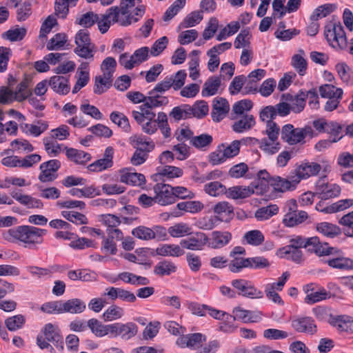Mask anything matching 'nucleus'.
<instances>
[{
	"label": "nucleus",
	"mask_w": 353,
	"mask_h": 353,
	"mask_svg": "<svg viewBox=\"0 0 353 353\" xmlns=\"http://www.w3.org/2000/svg\"><path fill=\"white\" fill-rule=\"evenodd\" d=\"M196 238L191 237L189 238L190 243L188 247L190 248L191 250H201L203 248V246L207 244L209 239L208 237L202 232L196 233Z\"/></svg>",
	"instance_id": "obj_54"
},
{
	"label": "nucleus",
	"mask_w": 353,
	"mask_h": 353,
	"mask_svg": "<svg viewBox=\"0 0 353 353\" xmlns=\"http://www.w3.org/2000/svg\"><path fill=\"white\" fill-rule=\"evenodd\" d=\"M313 130L310 126L295 128L292 124L284 125L281 130V137L284 142L290 145L303 143L307 136L312 137Z\"/></svg>",
	"instance_id": "obj_4"
},
{
	"label": "nucleus",
	"mask_w": 353,
	"mask_h": 353,
	"mask_svg": "<svg viewBox=\"0 0 353 353\" xmlns=\"http://www.w3.org/2000/svg\"><path fill=\"white\" fill-rule=\"evenodd\" d=\"M26 319L22 314H17L8 317L5 321V324L8 330L13 332L21 328L25 324Z\"/></svg>",
	"instance_id": "obj_51"
},
{
	"label": "nucleus",
	"mask_w": 353,
	"mask_h": 353,
	"mask_svg": "<svg viewBox=\"0 0 353 353\" xmlns=\"http://www.w3.org/2000/svg\"><path fill=\"white\" fill-rule=\"evenodd\" d=\"M110 119L112 122L121 128L125 132L129 133L131 132V126L129 120L123 113L114 111L110 114Z\"/></svg>",
	"instance_id": "obj_41"
},
{
	"label": "nucleus",
	"mask_w": 353,
	"mask_h": 353,
	"mask_svg": "<svg viewBox=\"0 0 353 353\" xmlns=\"http://www.w3.org/2000/svg\"><path fill=\"white\" fill-rule=\"evenodd\" d=\"M48 85L54 92L60 95H66L70 90L69 78L64 76L54 75L50 78Z\"/></svg>",
	"instance_id": "obj_20"
},
{
	"label": "nucleus",
	"mask_w": 353,
	"mask_h": 353,
	"mask_svg": "<svg viewBox=\"0 0 353 353\" xmlns=\"http://www.w3.org/2000/svg\"><path fill=\"white\" fill-rule=\"evenodd\" d=\"M168 231L173 237H181L191 234V228L185 223H176L170 227Z\"/></svg>",
	"instance_id": "obj_60"
},
{
	"label": "nucleus",
	"mask_w": 353,
	"mask_h": 353,
	"mask_svg": "<svg viewBox=\"0 0 353 353\" xmlns=\"http://www.w3.org/2000/svg\"><path fill=\"white\" fill-rule=\"evenodd\" d=\"M85 303L79 299H72L64 303L61 302L62 313L79 314L85 310Z\"/></svg>",
	"instance_id": "obj_26"
},
{
	"label": "nucleus",
	"mask_w": 353,
	"mask_h": 353,
	"mask_svg": "<svg viewBox=\"0 0 353 353\" xmlns=\"http://www.w3.org/2000/svg\"><path fill=\"white\" fill-rule=\"evenodd\" d=\"M139 111L132 110V116L137 123H142L145 120H151L156 117V114L150 107L145 106V103L138 107Z\"/></svg>",
	"instance_id": "obj_27"
},
{
	"label": "nucleus",
	"mask_w": 353,
	"mask_h": 353,
	"mask_svg": "<svg viewBox=\"0 0 353 353\" xmlns=\"http://www.w3.org/2000/svg\"><path fill=\"white\" fill-rule=\"evenodd\" d=\"M88 326L90 329L92 333L97 337H103L105 336V325L97 319H90L88 321Z\"/></svg>",
	"instance_id": "obj_59"
},
{
	"label": "nucleus",
	"mask_w": 353,
	"mask_h": 353,
	"mask_svg": "<svg viewBox=\"0 0 353 353\" xmlns=\"http://www.w3.org/2000/svg\"><path fill=\"white\" fill-rule=\"evenodd\" d=\"M119 14V7L112 6L108 8L105 14H101L100 17L98 14V21L96 23H97L99 31L102 34L107 32L111 23H115L118 21Z\"/></svg>",
	"instance_id": "obj_11"
},
{
	"label": "nucleus",
	"mask_w": 353,
	"mask_h": 353,
	"mask_svg": "<svg viewBox=\"0 0 353 353\" xmlns=\"http://www.w3.org/2000/svg\"><path fill=\"white\" fill-rule=\"evenodd\" d=\"M177 270L176 265L168 260L159 261L154 268V273L159 276H169Z\"/></svg>",
	"instance_id": "obj_33"
},
{
	"label": "nucleus",
	"mask_w": 353,
	"mask_h": 353,
	"mask_svg": "<svg viewBox=\"0 0 353 353\" xmlns=\"http://www.w3.org/2000/svg\"><path fill=\"white\" fill-rule=\"evenodd\" d=\"M123 316V309L116 305L109 307L103 313L105 321L120 319Z\"/></svg>",
	"instance_id": "obj_64"
},
{
	"label": "nucleus",
	"mask_w": 353,
	"mask_h": 353,
	"mask_svg": "<svg viewBox=\"0 0 353 353\" xmlns=\"http://www.w3.org/2000/svg\"><path fill=\"white\" fill-rule=\"evenodd\" d=\"M187 335V347L196 350L202 346L203 343L205 342L207 337L201 333H192Z\"/></svg>",
	"instance_id": "obj_45"
},
{
	"label": "nucleus",
	"mask_w": 353,
	"mask_h": 353,
	"mask_svg": "<svg viewBox=\"0 0 353 353\" xmlns=\"http://www.w3.org/2000/svg\"><path fill=\"white\" fill-rule=\"evenodd\" d=\"M324 37L329 45L336 50H345L347 47V39L345 30L340 21L335 16L327 21L324 26Z\"/></svg>",
	"instance_id": "obj_2"
},
{
	"label": "nucleus",
	"mask_w": 353,
	"mask_h": 353,
	"mask_svg": "<svg viewBox=\"0 0 353 353\" xmlns=\"http://www.w3.org/2000/svg\"><path fill=\"white\" fill-rule=\"evenodd\" d=\"M272 179V177L265 170L259 171L256 179L251 183V188H253L254 194L263 195L268 192L271 186Z\"/></svg>",
	"instance_id": "obj_14"
},
{
	"label": "nucleus",
	"mask_w": 353,
	"mask_h": 353,
	"mask_svg": "<svg viewBox=\"0 0 353 353\" xmlns=\"http://www.w3.org/2000/svg\"><path fill=\"white\" fill-rule=\"evenodd\" d=\"M47 230L30 225H19L5 231L3 237L12 243L23 242L25 248L37 249L43 242V236Z\"/></svg>",
	"instance_id": "obj_1"
},
{
	"label": "nucleus",
	"mask_w": 353,
	"mask_h": 353,
	"mask_svg": "<svg viewBox=\"0 0 353 353\" xmlns=\"http://www.w3.org/2000/svg\"><path fill=\"white\" fill-rule=\"evenodd\" d=\"M189 108L188 104H184L181 106H176L172 108L169 115L173 118L174 121H179L181 119H186L192 118L190 112L188 110Z\"/></svg>",
	"instance_id": "obj_50"
},
{
	"label": "nucleus",
	"mask_w": 353,
	"mask_h": 353,
	"mask_svg": "<svg viewBox=\"0 0 353 353\" xmlns=\"http://www.w3.org/2000/svg\"><path fill=\"white\" fill-rule=\"evenodd\" d=\"M57 206L60 208H66L71 210H63L61 212V215L63 218L68 221H72L74 219L76 221H86L87 218L85 216L80 212L73 210V209L78 208L80 210L85 208V202L82 201L77 200H65V201H58L57 202Z\"/></svg>",
	"instance_id": "obj_5"
},
{
	"label": "nucleus",
	"mask_w": 353,
	"mask_h": 353,
	"mask_svg": "<svg viewBox=\"0 0 353 353\" xmlns=\"http://www.w3.org/2000/svg\"><path fill=\"white\" fill-rule=\"evenodd\" d=\"M176 208L178 210H174L170 213H163L161 215V218L163 219H167L170 216L172 217H178L182 214L181 211L195 214L202 210L203 204L199 201H188L179 203L176 205Z\"/></svg>",
	"instance_id": "obj_10"
},
{
	"label": "nucleus",
	"mask_w": 353,
	"mask_h": 353,
	"mask_svg": "<svg viewBox=\"0 0 353 353\" xmlns=\"http://www.w3.org/2000/svg\"><path fill=\"white\" fill-rule=\"evenodd\" d=\"M283 212L285 215L283 221H305L308 218L306 212L298 210L296 201L293 199L286 201Z\"/></svg>",
	"instance_id": "obj_13"
},
{
	"label": "nucleus",
	"mask_w": 353,
	"mask_h": 353,
	"mask_svg": "<svg viewBox=\"0 0 353 353\" xmlns=\"http://www.w3.org/2000/svg\"><path fill=\"white\" fill-rule=\"evenodd\" d=\"M321 170L320 164L315 162L302 163L296 169V176L294 178H299V181L301 179H305L312 176L317 175Z\"/></svg>",
	"instance_id": "obj_18"
},
{
	"label": "nucleus",
	"mask_w": 353,
	"mask_h": 353,
	"mask_svg": "<svg viewBox=\"0 0 353 353\" xmlns=\"http://www.w3.org/2000/svg\"><path fill=\"white\" fill-rule=\"evenodd\" d=\"M316 230L324 236L334 238L341 234L342 230L336 225L330 222H320L316 225Z\"/></svg>",
	"instance_id": "obj_34"
},
{
	"label": "nucleus",
	"mask_w": 353,
	"mask_h": 353,
	"mask_svg": "<svg viewBox=\"0 0 353 353\" xmlns=\"http://www.w3.org/2000/svg\"><path fill=\"white\" fill-rule=\"evenodd\" d=\"M148 139L143 135H134L130 138V143L134 148L150 152L154 150L155 145L153 141H150Z\"/></svg>",
	"instance_id": "obj_32"
},
{
	"label": "nucleus",
	"mask_w": 353,
	"mask_h": 353,
	"mask_svg": "<svg viewBox=\"0 0 353 353\" xmlns=\"http://www.w3.org/2000/svg\"><path fill=\"white\" fill-rule=\"evenodd\" d=\"M331 321L330 323L335 327H337L340 331H343L349 333L353 332V319L350 320V316H337L332 317L331 315Z\"/></svg>",
	"instance_id": "obj_29"
},
{
	"label": "nucleus",
	"mask_w": 353,
	"mask_h": 353,
	"mask_svg": "<svg viewBox=\"0 0 353 353\" xmlns=\"http://www.w3.org/2000/svg\"><path fill=\"white\" fill-rule=\"evenodd\" d=\"M67 158L77 164L84 165L91 159L90 154L83 150L65 147Z\"/></svg>",
	"instance_id": "obj_25"
},
{
	"label": "nucleus",
	"mask_w": 353,
	"mask_h": 353,
	"mask_svg": "<svg viewBox=\"0 0 353 353\" xmlns=\"http://www.w3.org/2000/svg\"><path fill=\"white\" fill-rule=\"evenodd\" d=\"M255 125V120L252 115L245 114L232 125V130L235 132L241 133L250 130Z\"/></svg>",
	"instance_id": "obj_31"
},
{
	"label": "nucleus",
	"mask_w": 353,
	"mask_h": 353,
	"mask_svg": "<svg viewBox=\"0 0 353 353\" xmlns=\"http://www.w3.org/2000/svg\"><path fill=\"white\" fill-rule=\"evenodd\" d=\"M292 327L300 333H309L314 334L317 332V327L314 320L310 316H301L291 321Z\"/></svg>",
	"instance_id": "obj_15"
},
{
	"label": "nucleus",
	"mask_w": 353,
	"mask_h": 353,
	"mask_svg": "<svg viewBox=\"0 0 353 353\" xmlns=\"http://www.w3.org/2000/svg\"><path fill=\"white\" fill-rule=\"evenodd\" d=\"M232 238L230 232H221L214 231L212 233V237L208 241V246L213 249H218L227 245Z\"/></svg>",
	"instance_id": "obj_23"
},
{
	"label": "nucleus",
	"mask_w": 353,
	"mask_h": 353,
	"mask_svg": "<svg viewBox=\"0 0 353 353\" xmlns=\"http://www.w3.org/2000/svg\"><path fill=\"white\" fill-rule=\"evenodd\" d=\"M343 125L336 121H328L325 132L330 135V139L332 140V142H337L343 137Z\"/></svg>",
	"instance_id": "obj_43"
},
{
	"label": "nucleus",
	"mask_w": 353,
	"mask_h": 353,
	"mask_svg": "<svg viewBox=\"0 0 353 353\" xmlns=\"http://www.w3.org/2000/svg\"><path fill=\"white\" fill-rule=\"evenodd\" d=\"M328 265L332 268L341 270H350L353 269V259L337 256L326 261Z\"/></svg>",
	"instance_id": "obj_30"
},
{
	"label": "nucleus",
	"mask_w": 353,
	"mask_h": 353,
	"mask_svg": "<svg viewBox=\"0 0 353 353\" xmlns=\"http://www.w3.org/2000/svg\"><path fill=\"white\" fill-rule=\"evenodd\" d=\"M226 187L219 181H212L206 183L203 190L205 192L212 196H219L226 194Z\"/></svg>",
	"instance_id": "obj_42"
},
{
	"label": "nucleus",
	"mask_w": 353,
	"mask_h": 353,
	"mask_svg": "<svg viewBox=\"0 0 353 353\" xmlns=\"http://www.w3.org/2000/svg\"><path fill=\"white\" fill-rule=\"evenodd\" d=\"M154 190L159 204L166 205L175 202L172 186L165 183H157L154 186Z\"/></svg>",
	"instance_id": "obj_12"
},
{
	"label": "nucleus",
	"mask_w": 353,
	"mask_h": 353,
	"mask_svg": "<svg viewBox=\"0 0 353 353\" xmlns=\"http://www.w3.org/2000/svg\"><path fill=\"white\" fill-rule=\"evenodd\" d=\"M298 183H299V178H294V176L289 179L277 176L272 177L271 187L274 192L283 193L294 190Z\"/></svg>",
	"instance_id": "obj_17"
},
{
	"label": "nucleus",
	"mask_w": 353,
	"mask_h": 353,
	"mask_svg": "<svg viewBox=\"0 0 353 353\" xmlns=\"http://www.w3.org/2000/svg\"><path fill=\"white\" fill-rule=\"evenodd\" d=\"M304 245V248H305L307 252L315 253L319 256L339 254L341 252V250L335 248L329 247L327 243H325L323 245L320 242L318 236L306 238Z\"/></svg>",
	"instance_id": "obj_7"
},
{
	"label": "nucleus",
	"mask_w": 353,
	"mask_h": 353,
	"mask_svg": "<svg viewBox=\"0 0 353 353\" xmlns=\"http://www.w3.org/2000/svg\"><path fill=\"white\" fill-rule=\"evenodd\" d=\"M278 212L279 208L276 205H270L259 208L255 212V217L256 219H269L273 215L276 214Z\"/></svg>",
	"instance_id": "obj_56"
},
{
	"label": "nucleus",
	"mask_w": 353,
	"mask_h": 353,
	"mask_svg": "<svg viewBox=\"0 0 353 353\" xmlns=\"http://www.w3.org/2000/svg\"><path fill=\"white\" fill-rule=\"evenodd\" d=\"M129 168L120 171V181L128 185L141 186L145 185L146 180L143 174L132 172Z\"/></svg>",
	"instance_id": "obj_21"
},
{
	"label": "nucleus",
	"mask_w": 353,
	"mask_h": 353,
	"mask_svg": "<svg viewBox=\"0 0 353 353\" xmlns=\"http://www.w3.org/2000/svg\"><path fill=\"white\" fill-rule=\"evenodd\" d=\"M233 288L238 290V294L251 299L263 298V294L258 290L251 282L245 279H235L231 283Z\"/></svg>",
	"instance_id": "obj_8"
},
{
	"label": "nucleus",
	"mask_w": 353,
	"mask_h": 353,
	"mask_svg": "<svg viewBox=\"0 0 353 353\" xmlns=\"http://www.w3.org/2000/svg\"><path fill=\"white\" fill-rule=\"evenodd\" d=\"M183 170L175 166L165 165L163 168L158 174L154 175L152 177L158 176V174L165 176L169 179L180 177L183 175Z\"/></svg>",
	"instance_id": "obj_58"
},
{
	"label": "nucleus",
	"mask_w": 353,
	"mask_h": 353,
	"mask_svg": "<svg viewBox=\"0 0 353 353\" xmlns=\"http://www.w3.org/2000/svg\"><path fill=\"white\" fill-rule=\"evenodd\" d=\"M188 110L190 112L192 117L202 119L208 114L209 107L206 101L200 100L196 101L192 106L189 105Z\"/></svg>",
	"instance_id": "obj_38"
},
{
	"label": "nucleus",
	"mask_w": 353,
	"mask_h": 353,
	"mask_svg": "<svg viewBox=\"0 0 353 353\" xmlns=\"http://www.w3.org/2000/svg\"><path fill=\"white\" fill-rule=\"evenodd\" d=\"M118 336L123 339L128 340L134 336L138 332L137 325L132 322L127 323H118Z\"/></svg>",
	"instance_id": "obj_35"
},
{
	"label": "nucleus",
	"mask_w": 353,
	"mask_h": 353,
	"mask_svg": "<svg viewBox=\"0 0 353 353\" xmlns=\"http://www.w3.org/2000/svg\"><path fill=\"white\" fill-rule=\"evenodd\" d=\"M221 77L212 76L204 83L201 94L204 97L213 96L216 94L221 85Z\"/></svg>",
	"instance_id": "obj_28"
},
{
	"label": "nucleus",
	"mask_w": 353,
	"mask_h": 353,
	"mask_svg": "<svg viewBox=\"0 0 353 353\" xmlns=\"http://www.w3.org/2000/svg\"><path fill=\"white\" fill-rule=\"evenodd\" d=\"M156 254L161 256H180L184 254V251L178 245L165 244L157 248L155 250Z\"/></svg>",
	"instance_id": "obj_40"
},
{
	"label": "nucleus",
	"mask_w": 353,
	"mask_h": 353,
	"mask_svg": "<svg viewBox=\"0 0 353 353\" xmlns=\"http://www.w3.org/2000/svg\"><path fill=\"white\" fill-rule=\"evenodd\" d=\"M97 21L98 14L90 11L77 18L75 23L85 28H88L94 26Z\"/></svg>",
	"instance_id": "obj_48"
},
{
	"label": "nucleus",
	"mask_w": 353,
	"mask_h": 353,
	"mask_svg": "<svg viewBox=\"0 0 353 353\" xmlns=\"http://www.w3.org/2000/svg\"><path fill=\"white\" fill-rule=\"evenodd\" d=\"M230 110L228 101L222 97L213 100L211 117L214 121L219 122L225 117Z\"/></svg>",
	"instance_id": "obj_19"
},
{
	"label": "nucleus",
	"mask_w": 353,
	"mask_h": 353,
	"mask_svg": "<svg viewBox=\"0 0 353 353\" xmlns=\"http://www.w3.org/2000/svg\"><path fill=\"white\" fill-rule=\"evenodd\" d=\"M30 80L25 77L17 86L14 95L17 101L21 102L28 99L31 94V91L28 89Z\"/></svg>",
	"instance_id": "obj_37"
},
{
	"label": "nucleus",
	"mask_w": 353,
	"mask_h": 353,
	"mask_svg": "<svg viewBox=\"0 0 353 353\" xmlns=\"http://www.w3.org/2000/svg\"><path fill=\"white\" fill-rule=\"evenodd\" d=\"M291 64L299 75L303 76L305 74L307 63L306 60L302 56L299 54H294L292 57Z\"/></svg>",
	"instance_id": "obj_62"
},
{
	"label": "nucleus",
	"mask_w": 353,
	"mask_h": 353,
	"mask_svg": "<svg viewBox=\"0 0 353 353\" xmlns=\"http://www.w3.org/2000/svg\"><path fill=\"white\" fill-rule=\"evenodd\" d=\"M225 196L230 199H243L254 194L253 188L250 186L236 185L226 188Z\"/></svg>",
	"instance_id": "obj_22"
},
{
	"label": "nucleus",
	"mask_w": 353,
	"mask_h": 353,
	"mask_svg": "<svg viewBox=\"0 0 353 353\" xmlns=\"http://www.w3.org/2000/svg\"><path fill=\"white\" fill-rule=\"evenodd\" d=\"M336 8L334 4H324L317 7L310 16L311 21H318L320 19L327 17Z\"/></svg>",
	"instance_id": "obj_47"
},
{
	"label": "nucleus",
	"mask_w": 353,
	"mask_h": 353,
	"mask_svg": "<svg viewBox=\"0 0 353 353\" xmlns=\"http://www.w3.org/2000/svg\"><path fill=\"white\" fill-rule=\"evenodd\" d=\"M212 142V136L205 133L195 136L190 140V144L192 146L203 151L207 150Z\"/></svg>",
	"instance_id": "obj_36"
},
{
	"label": "nucleus",
	"mask_w": 353,
	"mask_h": 353,
	"mask_svg": "<svg viewBox=\"0 0 353 353\" xmlns=\"http://www.w3.org/2000/svg\"><path fill=\"white\" fill-rule=\"evenodd\" d=\"M281 258H286L296 263H300L303 256V252L299 249H286L282 250V248L279 250V254Z\"/></svg>",
	"instance_id": "obj_55"
},
{
	"label": "nucleus",
	"mask_w": 353,
	"mask_h": 353,
	"mask_svg": "<svg viewBox=\"0 0 353 353\" xmlns=\"http://www.w3.org/2000/svg\"><path fill=\"white\" fill-rule=\"evenodd\" d=\"M330 297V292L321 287L319 288L316 292L308 293L305 298V302L307 304H314Z\"/></svg>",
	"instance_id": "obj_44"
},
{
	"label": "nucleus",
	"mask_w": 353,
	"mask_h": 353,
	"mask_svg": "<svg viewBox=\"0 0 353 353\" xmlns=\"http://www.w3.org/2000/svg\"><path fill=\"white\" fill-rule=\"evenodd\" d=\"M307 95L306 91L303 90H300L298 94H295V98L291 105V109L294 112L299 113L304 109Z\"/></svg>",
	"instance_id": "obj_53"
},
{
	"label": "nucleus",
	"mask_w": 353,
	"mask_h": 353,
	"mask_svg": "<svg viewBox=\"0 0 353 353\" xmlns=\"http://www.w3.org/2000/svg\"><path fill=\"white\" fill-rule=\"evenodd\" d=\"M60 168L61 162L57 159H52L41 163L39 166V181L43 183L54 181L58 176L56 172Z\"/></svg>",
	"instance_id": "obj_9"
},
{
	"label": "nucleus",
	"mask_w": 353,
	"mask_h": 353,
	"mask_svg": "<svg viewBox=\"0 0 353 353\" xmlns=\"http://www.w3.org/2000/svg\"><path fill=\"white\" fill-rule=\"evenodd\" d=\"M213 212L219 221H223V218L232 219L234 216V207L227 201L216 203L213 208Z\"/></svg>",
	"instance_id": "obj_24"
},
{
	"label": "nucleus",
	"mask_w": 353,
	"mask_h": 353,
	"mask_svg": "<svg viewBox=\"0 0 353 353\" xmlns=\"http://www.w3.org/2000/svg\"><path fill=\"white\" fill-rule=\"evenodd\" d=\"M90 132L99 137L110 138L112 135V131L108 126L97 123L88 129Z\"/></svg>",
	"instance_id": "obj_63"
},
{
	"label": "nucleus",
	"mask_w": 353,
	"mask_h": 353,
	"mask_svg": "<svg viewBox=\"0 0 353 353\" xmlns=\"http://www.w3.org/2000/svg\"><path fill=\"white\" fill-rule=\"evenodd\" d=\"M319 92L323 98H332L338 97L342 98L343 90L341 88H336L331 84H324L319 87Z\"/></svg>",
	"instance_id": "obj_49"
},
{
	"label": "nucleus",
	"mask_w": 353,
	"mask_h": 353,
	"mask_svg": "<svg viewBox=\"0 0 353 353\" xmlns=\"http://www.w3.org/2000/svg\"><path fill=\"white\" fill-rule=\"evenodd\" d=\"M279 132L280 128L277 123L273 121H268L266 128L263 132L268 137L262 139L259 148L268 154L277 153L281 149V143L278 141Z\"/></svg>",
	"instance_id": "obj_3"
},
{
	"label": "nucleus",
	"mask_w": 353,
	"mask_h": 353,
	"mask_svg": "<svg viewBox=\"0 0 353 353\" xmlns=\"http://www.w3.org/2000/svg\"><path fill=\"white\" fill-rule=\"evenodd\" d=\"M68 37L63 32L57 33L47 43L46 48L48 50H55L62 48L67 42Z\"/></svg>",
	"instance_id": "obj_46"
},
{
	"label": "nucleus",
	"mask_w": 353,
	"mask_h": 353,
	"mask_svg": "<svg viewBox=\"0 0 353 353\" xmlns=\"http://www.w3.org/2000/svg\"><path fill=\"white\" fill-rule=\"evenodd\" d=\"M132 234L135 237L142 240H150L154 239V230L145 226H139L134 228Z\"/></svg>",
	"instance_id": "obj_61"
},
{
	"label": "nucleus",
	"mask_w": 353,
	"mask_h": 353,
	"mask_svg": "<svg viewBox=\"0 0 353 353\" xmlns=\"http://www.w3.org/2000/svg\"><path fill=\"white\" fill-rule=\"evenodd\" d=\"M152 93V90L149 91L148 96L146 97L145 106L150 107L151 108H155L166 105L169 103V100L167 97L162 96L157 92Z\"/></svg>",
	"instance_id": "obj_39"
},
{
	"label": "nucleus",
	"mask_w": 353,
	"mask_h": 353,
	"mask_svg": "<svg viewBox=\"0 0 353 353\" xmlns=\"http://www.w3.org/2000/svg\"><path fill=\"white\" fill-rule=\"evenodd\" d=\"M223 147V143L219 145L216 149L209 154V161L212 165H219L227 160Z\"/></svg>",
	"instance_id": "obj_57"
},
{
	"label": "nucleus",
	"mask_w": 353,
	"mask_h": 353,
	"mask_svg": "<svg viewBox=\"0 0 353 353\" xmlns=\"http://www.w3.org/2000/svg\"><path fill=\"white\" fill-rule=\"evenodd\" d=\"M41 332L48 341L52 342L59 351L62 352L63 350V339L61 335L60 330L57 327L49 323L45 325Z\"/></svg>",
	"instance_id": "obj_16"
},
{
	"label": "nucleus",
	"mask_w": 353,
	"mask_h": 353,
	"mask_svg": "<svg viewBox=\"0 0 353 353\" xmlns=\"http://www.w3.org/2000/svg\"><path fill=\"white\" fill-rule=\"evenodd\" d=\"M243 239L250 245L258 246L264 241V236L260 230H253L247 232Z\"/></svg>",
	"instance_id": "obj_52"
},
{
	"label": "nucleus",
	"mask_w": 353,
	"mask_h": 353,
	"mask_svg": "<svg viewBox=\"0 0 353 353\" xmlns=\"http://www.w3.org/2000/svg\"><path fill=\"white\" fill-rule=\"evenodd\" d=\"M315 194L321 200H327L339 196L341 189L336 183H329L326 176L318 179L315 185Z\"/></svg>",
	"instance_id": "obj_6"
}]
</instances>
